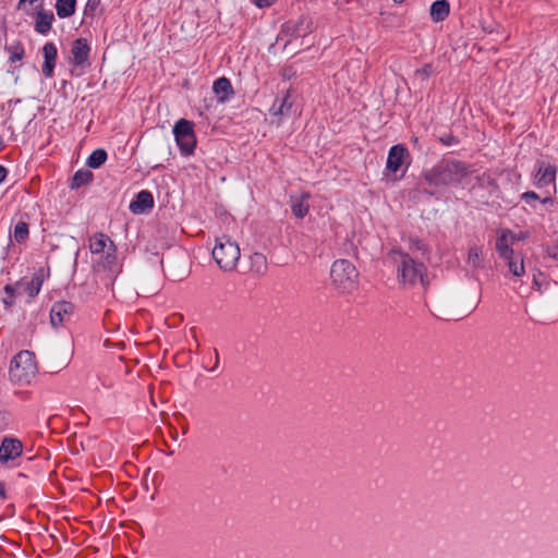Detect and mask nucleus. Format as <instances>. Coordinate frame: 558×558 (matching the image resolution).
<instances>
[{
    "label": "nucleus",
    "mask_w": 558,
    "mask_h": 558,
    "mask_svg": "<svg viewBox=\"0 0 558 558\" xmlns=\"http://www.w3.org/2000/svg\"><path fill=\"white\" fill-rule=\"evenodd\" d=\"M74 311V305L70 302H57L50 310V322L53 327L61 326L66 319L71 317Z\"/></svg>",
    "instance_id": "nucleus-12"
},
{
    "label": "nucleus",
    "mask_w": 558,
    "mask_h": 558,
    "mask_svg": "<svg viewBox=\"0 0 558 558\" xmlns=\"http://www.w3.org/2000/svg\"><path fill=\"white\" fill-rule=\"evenodd\" d=\"M470 173L468 166L458 160H444L424 171V181L433 187L460 183Z\"/></svg>",
    "instance_id": "nucleus-2"
},
{
    "label": "nucleus",
    "mask_w": 558,
    "mask_h": 558,
    "mask_svg": "<svg viewBox=\"0 0 558 558\" xmlns=\"http://www.w3.org/2000/svg\"><path fill=\"white\" fill-rule=\"evenodd\" d=\"M409 157V151L403 145H395L389 149L387 157V170L396 173L404 163L405 158Z\"/></svg>",
    "instance_id": "nucleus-13"
},
{
    "label": "nucleus",
    "mask_w": 558,
    "mask_h": 558,
    "mask_svg": "<svg viewBox=\"0 0 558 558\" xmlns=\"http://www.w3.org/2000/svg\"><path fill=\"white\" fill-rule=\"evenodd\" d=\"M240 247L229 238H219L213 248V257L217 265L225 271H231L240 259Z\"/></svg>",
    "instance_id": "nucleus-5"
},
{
    "label": "nucleus",
    "mask_w": 558,
    "mask_h": 558,
    "mask_svg": "<svg viewBox=\"0 0 558 558\" xmlns=\"http://www.w3.org/2000/svg\"><path fill=\"white\" fill-rule=\"evenodd\" d=\"M43 1L44 0H20L19 8L26 9V5H34L36 9L43 10Z\"/></svg>",
    "instance_id": "nucleus-33"
},
{
    "label": "nucleus",
    "mask_w": 558,
    "mask_h": 558,
    "mask_svg": "<svg viewBox=\"0 0 558 558\" xmlns=\"http://www.w3.org/2000/svg\"><path fill=\"white\" fill-rule=\"evenodd\" d=\"M4 292L7 293L8 296L14 299V295H15V287L14 286H11V284H7L4 287Z\"/></svg>",
    "instance_id": "nucleus-36"
},
{
    "label": "nucleus",
    "mask_w": 558,
    "mask_h": 558,
    "mask_svg": "<svg viewBox=\"0 0 558 558\" xmlns=\"http://www.w3.org/2000/svg\"><path fill=\"white\" fill-rule=\"evenodd\" d=\"M449 12V2L447 0H437L430 5L429 15L433 22L439 23L447 19Z\"/></svg>",
    "instance_id": "nucleus-21"
},
{
    "label": "nucleus",
    "mask_w": 558,
    "mask_h": 558,
    "mask_svg": "<svg viewBox=\"0 0 558 558\" xmlns=\"http://www.w3.org/2000/svg\"><path fill=\"white\" fill-rule=\"evenodd\" d=\"M107 160V153L105 149L94 150L87 159V166L93 169L99 168Z\"/></svg>",
    "instance_id": "nucleus-26"
},
{
    "label": "nucleus",
    "mask_w": 558,
    "mask_h": 558,
    "mask_svg": "<svg viewBox=\"0 0 558 558\" xmlns=\"http://www.w3.org/2000/svg\"><path fill=\"white\" fill-rule=\"evenodd\" d=\"M274 0H254L255 4L259 8H266L271 5Z\"/></svg>",
    "instance_id": "nucleus-37"
},
{
    "label": "nucleus",
    "mask_w": 558,
    "mask_h": 558,
    "mask_svg": "<svg viewBox=\"0 0 558 558\" xmlns=\"http://www.w3.org/2000/svg\"><path fill=\"white\" fill-rule=\"evenodd\" d=\"M466 263L472 268H480L483 264L482 250L478 246H472L468 253Z\"/></svg>",
    "instance_id": "nucleus-27"
},
{
    "label": "nucleus",
    "mask_w": 558,
    "mask_h": 558,
    "mask_svg": "<svg viewBox=\"0 0 558 558\" xmlns=\"http://www.w3.org/2000/svg\"><path fill=\"white\" fill-rule=\"evenodd\" d=\"M54 20L51 11L38 10L36 13L35 29L41 35L50 32L52 22Z\"/></svg>",
    "instance_id": "nucleus-18"
},
{
    "label": "nucleus",
    "mask_w": 558,
    "mask_h": 558,
    "mask_svg": "<svg viewBox=\"0 0 558 558\" xmlns=\"http://www.w3.org/2000/svg\"><path fill=\"white\" fill-rule=\"evenodd\" d=\"M172 438H173L174 440H177V439H178V433H177V432H174V434H172Z\"/></svg>",
    "instance_id": "nucleus-43"
},
{
    "label": "nucleus",
    "mask_w": 558,
    "mask_h": 558,
    "mask_svg": "<svg viewBox=\"0 0 558 558\" xmlns=\"http://www.w3.org/2000/svg\"><path fill=\"white\" fill-rule=\"evenodd\" d=\"M110 242H113V241L106 234H104L101 232L96 233L89 240V250H90L92 254L101 256L102 254L107 253Z\"/></svg>",
    "instance_id": "nucleus-20"
},
{
    "label": "nucleus",
    "mask_w": 558,
    "mask_h": 558,
    "mask_svg": "<svg viewBox=\"0 0 558 558\" xmlns=\"http://www.w3.org/2000/svg\"><path fill=\"white\" fill-rule=\"evenodd\" d=\"M38 371L35 354L28 350L19 352L11 361L9 376L17 385L29 384Z\"/></svg>",
    "instance_id": "nucleus-4"
},
{
    "label": "nucleus",
    "mask_w": 558,
    "mask_h": 558,
    "mask_svg": "<svg viewBox=\"0 0 558 558\" xmlns=\"http://www.w3.org/2000/svg\"><path fill=\"white\" fill-rule=\"evenodd\" d=\"M542 202H543L544 204H546V203H551V202H553V199H551V197L547 196V197L543 198V201H542Z\"/></svg>",
    "instance_id": "nucleus-42"
},
{
    "label": "nucleus",
    "mask_w": 558,
    "mask_h": 558,
    "mask_svg": "<svg viewBox=\"0 0 558 558\" xmlns=\"http://www.w3.org/2000/svg\"><path fill=\"white\" fill-rule=\"evenodd\" d=\"M330 279L333 288L340 294H351L359 287V271L348 259H337L330 268Z\"/></svg>",
    "instance_id": "nucleus-3"
},
{
    "label": "nucleus",
    "mask_w": 558,
    "mask_h": 558,
    "mask_svg": "<svg viewBox=\"0 0 558 558\" xmlns=\"http://www.w3.org/2000/svg\"><path fill=\"white\" fill-rule=\"evenodd\" d=\"M439 141L441 144H444L445 146H452V145H456L458 144V140L456 136L451 135V134H445V135H441L439 137Z\"/></svg>",
    "instance_id": "nucleus-34"
},
{
    "label": "nucleus",
    "mask_w": 558,
    "mask_h": 558,
    "mask_svg": "<svg viewBox=\"0 0 558 558\" xmlns=\"http://www.w3.org/2000/svg\"><path fill=\"white\" fill-rule=\"evenodd\" d=\"M93 174L88 170H78L75 172L72 179L71 187H80L84 184H87L89 181H92Z\"/></svg>",
    "instance_id": "nucleus-28"
},
{
    "label": "nucleus",
    "mask_w": 558,
    "mask_h": 558,
    "mask_svg": "<svg viewBox=\"0 0 558 558\" xmlns=\"http://www.w3.org/2000/svg\"><path fill=\"white\" fill-rule=\"evenodd\" d=\"M389 256L396 264L398 282L404 288L414 287L418 283L425 288L428 284L426 267L423 263L416 262L401 250H392Z\"/></svg>",
    "instance_id": "nucleus-1"
},
{
    "label": "nucleus",
    "mask_w": 558,
    "mask_h": 558,
    "mask_svg": "<svg viewBox=\"0 0 558 558\" xmlns=\"http://www.w3.org/2000/svg\"><path fill=\"white\" fill-rule=\"evenodd\" d=\"M409 250L412 252L421 251L424 254L426 252V246L418 238H411Z\"/></svg>",
    "instance_id": "nucleus-31"
},
{
    "label": "nucleus",
    "mask_w": 558,
    "mask_h": 558,
    "mask_svg": "<svg viewBox=\"0 0 558 558\" xmlns=\"http://www.w3.org/2000/svg\"><path fill=\"white\" fill-rule=\"evenodd\" d=\"M28 236V226L24 221L16 223L13 232V238L17 243L24 242Z\"/></svg>",
    "instance_id": "nucleus-30"
},
{
    "label": "nucleus",
    "mask_w": 558,
    "mask_h": 558,
    "mask_svg": "<svg viewBox=\"0 0 558 558\" xmlns=\"http://www.w3.org/2000/svg\"><path fill=\"white\" fill-rule=\"evenodd\" d=\"M3 303L7 305V306H11L13 303H14V299L10 298V296H7L3 299Z\"/></svg>",
    "instance_id": "nucleus-41"
},
{
    "label": "nucleus",
    "mask_w": 558,
    "mask_h": 558,
    "mask_svg": "<svg viewBox=\"0 0 558 558\" xmlns=\"http://www.w3.org/2000/svg\"><path fill=\"white\" fill-rule=\"evenodd\" d=\"M522 198L529 202L530 199H538L539 196L535 192H525L522 194Z\"/></svg>",
    "instance_id": "nucleus-35"
},
{
    "label": "nucleus",
    "mask_w": 558,
    "mask_h": 558,
    "mask_svg": "<svg viewBox=\"0 0 558 558\" xmlns=\"http://www.w3.org/2000/svg\"><path fill=\"white\" fill-rule=\"evenodd\" d=\"M5 497H7V495H5L4 484L2 482H0V498L5 499Z\"/></svg>",
    "instance_id": "nucleus-39"
},
{
    "label": "nucleus",
    "mask_w": 558,
    "mask_h": 558,
    "mask_svg": "<svg viewBox=\"0 0 558 558\" xmlns=\"http://www.w3.org/2000/svg\"><path fill=\"white\" fill-rule=\"evenodd\" d=\"M97 271H107L109 278H113L120 272V265L117 258V247L113 242L109 243L107 253L102 254L95 265Z\"/></svg>",
    "instance_id": "nucleus-8"
},
{
    "label": "nucleus",
    "mask_w": 558,
    "mask_h": 558,
    "mask_svg": "<svg viewBox=\"0 0 558 558\" xmlns=\"http://www.w3.org/2000/svg\"><path fill=\"white\" fill-rule=\"evenodd\" d=\"M43 53L45 59L43 64V73L46 77H51L53 75L58 54L56 45L53 43H46L43 47Z\"/></svg>",
    "instance_id": "nucleus-15"
},
{
    "label": "nucleus",
    "mask_w": 558,
    "mask_h": 558,
    "mask_svg": "<svg viewBox=\"0 0 558 558\" xmlns=\"http://www.w3.org/2000/svg\"><path fill=\"white\" fill-rule=\"evenodd\" d=\"M292 108V101L290 100V95L287 94L282 98H277L271 108L270 113L275 117H286L290 114Z\"/></svg>",
    "instance_id": "nucleus-23"
},
{
    "label": "nucleus",
    "mask_w": 558,
    "mask_h": 558,
    "mask_svg": "<svg viewBox=\"0 0 558 558\" xmlns=\"http://www.w3.org/2000/svg\"><path fill=\"white\" fill-rule=\"evenodd\" d=\"M434 73V69L430 64H425L422 69L416 70L415 75L422 80H427Z\"/></svg>",
    "instance_id": "nucleus-32"
},
{
    "label": "nucleus",
    "mask_w": 558,
    "mask_h": 558,
    "mask_svg": "<svg viewBox=\"0 0 558 558\" xmlns=\"http://www.w3.org/2000/svg\"><path fill=\"white\" fill-rule=\"evenodd\" d=\"M535 175H534V184L538 189H543L554 185V192H556V175H557V167L550 163H547L543 160H538L535 165Z\"/></svg>",
    "instance_id": "nucleus-7"
},
{
    "label": "nucleus",
    "mask_w": 558,
    "mask_h": 558,
    "mask_svg": "<svg viewBox=\"0 0 558 558\" xmlns=\"http://www.w3.org/2000/svg\"><path fill=\"white\" fill-rule=\"evenodd\" d=\"M515 240L517 236L511 230L502 229L499 231L496 240V251L500 258L511 257L512 253H514L512 245Z\"/></svg>",
    "instance_id": "nucleus-11"
},
{
    "label": "nucleus",
    "mask_w": 558,
    "mask_h": 558,
    "mask_svg": "<svg viewBox=\"0 0 558 558\" xmlns=\"http://www.w3.org/2000/svg\"><path fill=\"white\" fill-rule=\"evenodd\" d=\"M5 49L9 52V61L11 63L21 61L24 58L25 50L20 43L8 46Z\"/></svg>",
    "instance_id": "nucleus-29"
},
{
    "label": "nucleus",
    "mask_w": 558,
    "mask_h": 558,
    "mask_svg": "<svg viewBox=\"0 0 558 558\" xmlns=\"http://www.w3.org/2000/svg\"><path fill=\"white\" fill-rule=\"evenodd\" d=\"M173 134L181 151L191 155L196 145L193 123L185 119L179 120L173 128Z\"/></svg>",
    "instance_id": "nucleus-6"
},
{
    "label": "nucleus",
    "mask_w": 558,
    "mask_h": 558,
    "mask_svg": "<svg viewBox=\"0 0 558 558\" xmlns=\"http://www.w3.org/2000/svg\"><path fill=\"white\" fill-rule=\"evenodd\" d=\"M8 171L7 169L0 165V183H2L7 178Z\"/></svg>",
    "instance_id": "nucleus-38"
},
{
    "label": "nucleus",
    "mask_w": 558,
    "mask_h": 558,
    "mask_svg": "<svg viewBox=\"0 0 558 558\" xmlns=\"http://www.w3.org/2000/svg\"><path fill=\"white\" fill-rule=\"evenodd\" d=\"M76 0H57L56 11L60 19H66L75 13Z\"/></svg>",
    "instance_id": "nucleus-25"
},
{
    "label": "nucleus",
    "mask_w": 558,
    "mask_h": 558,
    "mask_svg": "<svg viewBox=\"0 0 558 558\" xmlns=\"http://www.w3.org/2000/svg\"><path fill=\"white\" fill-rule=\"evenodd\" d=\"M154 206V198L150 192L148 191H141L136 198L131 202L130 204V210L133 214H143L146 210L153 208Z\"/></svg>",
    "instance_id": "nucleus-16"
},
{
    "label": "nucleus",
    "mask_w": 558,
    "mask_h": 558,
    "mask_svg": "<svg viewBox=\"0 0 558 558\" xmlns=\"http://www.w3.org/2000/svg\"><path fill=\"white\" fill-rule=\"evenodd\" d=\"M308 198H310L308 193H303L300 196H291V208H292V213L295 217L302 219L308 214V210H310V205L307 202Z\"/></svg>",
    "instance_id": "nucleus-19"
},
{
    "label": "nucleus",
    "mask_w": 558,
    "mask_h": 558,
    "mask_svg": "<svg viewBox=\"0 0 558 558\" xmlns=\"http://www.w3.org/2000/svg\"><path fill=\"white\" fill-rule=\"evenodd\" d=\"M90 47L86 39L77 38L71 47V62L75 65H83L87 62Z\"/></svg>",
    "instance_id": "nucleus-14"
},
{
    "label": "nucleus",
    "mask_w": 558,
    "mask_h": 558,
    "mask_svg": "<svg viewBox=\"0 0 558 558\" xmlns=\"http://www.w3.org/2000/svg\"><path fill=\"white\" fill-rule=\"evenodd\" d=\"M213 90L219 102L227 101L233 94L231 82L227 77H220L214 82Z\"/></svg>",
    "instance_id": "nucleus-17"
},
{
    "label": "nucleus",
    "mask_w": 558,
    "mask_h": 558,
    "mask_svg": "<svg viewBox=\"0 0 558 558\" xmlns=\"http://www.w3.org/2000/svg\"><path fill=\"white\" fill-rule=\"evenodd\" d=\"M508 266L509 272L514 277H522L525 274L523 256L520 253H512L511 257L502 258Z\"/></svg>",
    "instance_id": "nucleus-22"
},
{
    "label": "nucleus",
    "mask_w": 558,
    "mask_h": 558,
    "mask_svg": "<svg viewBox=\"0 0 558 558\" xmlns=\"http://www.w3.org/2000/svg\"><path fill=\"white\" fill-rule=\"evenodd\" d=\"M315 26L312 19L301 16L296 22L289 21L283 25L282 33L294 38L305 37L314 31Z\"/></svg>",
    "instance_id": "nucleus-9"
},
{
    "label": "nucleus",
    "mask_w": 558,
    "mask_h": 558,
    "mask_svg": "<svg viewBox=\"0 0 558 558\" xmlns=\"http://www.w3.org/2000/svg\"><path fill=\"white\" fill-rule=\"evenodd\" d=\"M100 3V0H88L87 5L90 8H96Z\"/></svg>",
    "instance_id": "nucleus-40"
},
{
    "label": "nucleus",
    "mask_w": 558,
    "mask_h": 558,
    "mask_svg": "<svg viewBox=\"0 0 558 558\" xmlns=\"http://www.w3.org/2000/svg\"><path fill=\"white\" fill-rule=\"evenodd\" d=\"M393 1H395V2H397V3H401V2H403L404 0H393Z\"/></svg>",
    "instance_id": "nucleus-44"
},
{
    "label": "nucleus",
    "mask_w": 558,
    "mask_h": 558,
    "mask_svg": "<svg viewBox=\"0 0 558 558\" xmlns=\"http://www.w3.org/2000/svg\"><path fill=\"white\" fill-rule=\"evenodd\" d=\"M23 445L16 438L5 437L0 446V462L7 463L22 454Z\"/></svg>",
    "instance_id": "nucleus-10"
},
{
    "label": "nucleus",
    "mask_w": 558,
    "mask_h": 558,
    "mask_svg": "<svg viewBox=\"0 0 558 558\" xmlns=\"http://www.w3.org/2000/svg\"><path fill=\"white\" fill-rule=\"evenodd\" d=\"M43 282H44L43 275L35 274L29 282H26V283L19 282V283H16V287L19 289H23V291L25 293H27L31 299H33L39 293Z\"/></svg>",
    "instance_id": "nucleus-24"
}]
</instances>
